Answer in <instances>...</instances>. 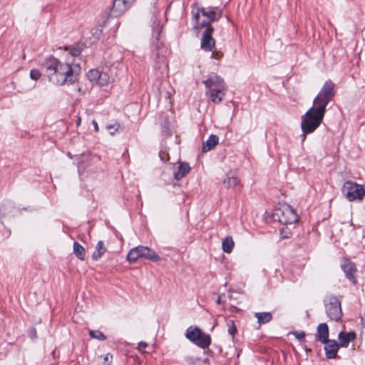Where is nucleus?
I'll list each match as a JSON object with an SVG mask.
<instances>
[{"mask_svg":"<svg viewBox=\"0 0 365 365\" xmlns=\"http://www.w3.org/2000/svg\"><path fill=\"white\" fill-rule=\"evenodd\" d=\"M255 317L257 319V322L259 324L268 323L272 319V313L268 312H255Z\"/></svg>","mask_w":365,"mask_h":365,"instance_id":"412c9836","label":"nucleus"},{"mask_svg":"<svg viewBox=\"0 0 365 365\" xmlns=\"http://www.w3.org/2000/svg\"><path fill=\"white\" fill-rule=\"evenodd\" d=\"M106 251V249L104 247L103 242L99 241L96 246L94 252L93 253V259L95 260L100 259Z\"/></svg>","mask_w":365,"mask_h":365,"instance_id":"4be33fe9","label":"nucleus"},{"mask_svg":"<svg viewBox=\"0 0 365 365\" xmlns=\"http://www.w3.org/2000/svg\"><path fill=\"white\" fill-rule=\"evenodd\" d=\"M223 184L227 188L237 189L241 186L240 179L238 178L236 173L232 170L226 173L223 180Z\"/></svg>","mask_w":365,"mask_h":365,"instance_id":"4468645a","label":"nucleus"},{"mask_svg":"<svg viewBox=\"0 0 365 365\" xmlns=\"http://www.w3.org/2000/svg\"><path fill=\"white\" fill-rule=\"evenodd\" d=\"M356 334L354 331L344 332L341 331L338 335L339 341V346L341 347H347L350 341H354L356 339Z\"/></svg>","mask_w":365,"mask_h":365,"instance_id":"dca6fc26","label":"nucleus"},{"mask_svg":"<svg viewBox=\"0 0 365 365\" xmlns=\"http://www.w3.org/2000/svg\"><path fill=\"white\" fill-rule=\"evenodd\" d=\"M280 235L282 238L283 239L290 238L292 237L291 228H289L288 225L283 227L282 228L280 229Z\"/></svg>","mask_w":365,"mask_h":365,"instance_id":"a878e982","label":"nucleus"},{"mask_svg":"<svg viewBox=\"0 0 365 365\" xmlns=\"http://www.w3.org/2000/svg\"><path fill=\"white\" fill-rule=\"evenodd\" d=\"M276 215L279 217V221L285 225H293L298 220L294 210L288 205H284Z\"/></svg>","mask_w":365,"mask_h":365,"instance_id":"6e6552de","label":"nucleus"},{"mask_svg":"<svg viewBox=\"0 0 365 365\" xmlns=\"http://www.w3.org/2000/svg\"><path fill=\"white\" fill-rule=\"evenodd\" d=\"M108 76L106 73H101V76L98 78V80L96 83V84L99 86H105L108 83Z\"/></svg>","mask_w":365,"mask_h":365,"instance_id":"cd10ccee","label":"nucleus"},{"mask_svg":"<svg viewBox=\"0 0 365 365\" xmlns=\"http://www.w3.org/2000/svg\"><path fill=\"white\" fill-rule=\"evenodd\" d=\"M341 267L345 273L346 277L353 284H356V279L354 274L356 271V269L355 264L349 259H344L341 262Z\"/></svg>","mask_w":365,"mask_h":365,"instance_id":"ddd939ff","label":"nucleus"},{"mask_svg":"<svg viewBox=\"0 0 365 365\" xmlns=\"http://www.w3.org/2000/svg\"><path fill=\"white\" fill-rule=\"evenodd\" d=\"M222 53L220 51H212V58L215 59H220L222 56Z\"/></svg>","mask_w":365,"mask_h":365,"instance_id":"72a5a7b5","label":"nucleus"},{"mask_svg":"<svg viewBox=\"0 0 365 365\" xmlns=\"http://www.w3.org/2000/svg\"><path fill=\"white\" fill-rule=\"evenodd\" d=\"M217 303L219 304H221V297H218V299L217 300Z\"/></svg>","mask_w":365,"mask_h":365,"instance_id":"a19ab883","label":"nucleus"},{"mask_svg":"<svg viewBox=\"0 0 365 365\" xmlns=\"http://www.w3.org/2000/svg\"><path fill=\"white\" fill-rule=\"evenodd\" d=\"M342 192L349 201L361 200L365 195V189L362 185L351 181L344 182Z\"/></svg>","mask_w":365,"mask_h":365,"instance_id":"0eeeda50","label":"nucleus"},{"mask_svg":"<svg viewBox=\"0 0 365 365\" xmlns=\"http://www.w3.org/2000/svg\"><path fill=\"white\" fill-rule=\"evenodd\" d=\"M214 29L207 26L202 34L201 38V48L205 51H212L215 46V40L212 37Z\"/></svg>","mask_w":365,"mask_h":365,"instance_id":"9b49d317","label":"nucleus"},{"mask_svg":"<svg viewBox=\"0 0 365 365\" xmlns=\"http://www.w3.org/2000/svg\"><path fill=\"white\" fill-rule=\"evenodd\" d=\"M153 36H155L157 43L155 45V48L157 50L156 52V63L155 67L158 68H162L163 67L166 68L168 66L167 60L165 56L166 49L163 46V43L159 41L160 31L159 29L153 31Z\"/></svg>","mask_w":365,"mask_h":365,"instance_id":"1a4fd4ad","label":"nucleus"},{"mask_svg":"<svg viewBox=\"0 0 365 365\" xmlns=\"http://www.w3.org/2000/svg\"><path fill=\"white\" fill-rule=\"evenodd\" d=\"M203 83L207 89L206 91L212 89L219 91L226 90V86L223 78L214 73L210 74L206 80L203 81Z\"/></svg>","mask_w":365,"mask_h":365,"instance_id":"9d476101","label":"nucleus"},{"mask_svg":"<svg viewBox=\"0 0 365 365\" xmlns=\"http://www.w3.org/2000/svg\"><path fill=\"white\" fill-rule=\"evenodd\" d=\"M222 11L216 12L215 8H197L194 13L195 20V28L198 29L207 26L210 23L219 20L222 17Z\"/></svg>","mask_w":365,"mask_h":365,"instance_id":"7ed1b4c3","label":"nucleus"},{"mask_svg":"<svg viewBox=\"0 0 365 365\" xmlns=\"http://www.w3.org/2000/svg\"><path fill=\"white\" fill-rule=\"evenodd\" d=\"M140 258H145L153 262L160 259V257L154 250L141 245L131 249L127 255V259L130 263H133Z\"/></svg>","mask_w":365,"mask_h":365,"instance_id":"20e7f679","label":"nucleus"},{"mask_svg":"<svg viewBox=\"0 0 365 365\" xmlns=\"http://www.w3.org/2000/svg\"><path fill=\"white\" fill-rule=\"evenodd\" d=\"M101 72L96 69L90 70L87 74L88 78L93 83H96L98 78L101 76Z\"/></svg>","mask_w":365,"mask_h":365,"instance_id":"393cba45","label":"nucleus"},{"mask_svg":"<svg viewBox=\"0 0 365 365\" xmlns=\"http://www.w3.org/2000/svg\"><path fill=\"white\" fill-rule=\"evenodd\" d=\"M81 53V49H80L78 47H73L70 49V54L72 56H78Z\"/></svg>","mask_w":365,"mask_h":365,"instance_id":"473e14b6","label":"nucleus"},{"mask_svg":"<svg viewBox=\"0 0 365 365\" xmlns=\"http://www.w3.org/2000/svg\"><path fill=\"white\" fill-rule=\"evenodd\" d=\"M92 124H93V127H94V130H95V131H96V132H98V130H99V128H98V125L97 122H96L95 120H93L92 121Z\"/></svg>","mask_w":365,"mask_h":365,"instance_id":"58836bf2","label":"nucleus"},{"mask_svg":"<svg viewBox=\"0 0 365 365\" xmlns=\"http://www.w3.org/2000/svg\"><path fill=\"white\" fill-rule=\"evenodd\" d=\"M40 65L44 69L48 81L53 84H73L78 79V75L75 73L71 64L62 63L53 56L46 58Z\"/></svg>","mask_w":365,"mask_h":365,"instance_id":"f03ea898","label":"nucleus"},{"mask_svg":"<svg viewBox=\"0 0 365 365\" xmlns=\"http://www.w3.org/2000/svg\"><path fill=\"white\" fill-rule=\"evenodd\" d=\"M291 334H293L299 340L303 339L305 337V333L303 331H294L291 332Z\"/></svg>","mask_w":365,"mask_h":365,"instance_id":"2f4dec72","label":"nucleus"},{"mask_svg":"<svg viewBox=\"0 0 365 365\" xmlns=\"http://www.w3.org/2000/svg\"><path fill=\"white\" fill-rule=\"evenodd\" d=\"M41 76V73L38 69H31L30 71V77L34 81H37Z\"/></svg>","mask_w":365,"mask_h":365,"instance_id":"7c9ffc66","label":"nucleus"},{"mask_svg":"<svg viewBox=\"0 0 365 365\" xmlns=\"http://www.w3.org/2000/svg\"><path fill=\"white\" fill-rule=\"evenodd\" d=\"M73 252L79 259L83 260L85 259V250L83 247L77 242L73 243Z\"/></svg>","mask_w":365,"mask_h":365,"instance_id":"5701e85b","label":"nucleus"},{"mask_svg":"<svg viewBox=\"0 0 365 365\" xmlns=\"http://www.w3.org/2000/svg\"><path fill=\"white\" fill-rule=\"evenodd\" d=\"M185 336L202 349L207 348L211 344L210 335L203 333L198 327H190L186 331Z\"/></svg>","mask_w":365,"mask_h":365,"instance_id":"423d86ee","label":"nucleus"},{"mask_svg":"<svg viewBox=\"0 0 365 365\" xmlns=\"http://www.w3.org/2000/svg\"><path fill=\"white\" fill-rule=\"evenodd\" d=\"M159 156L160 159L164 162H166L169 159L168 154L165 152H160Z\"/></svg>","mask_w":365,"mask_h":365,"instance_id":"f704fd0d","label":"nucleus"},{"mask_svg":"<svg viewBox=\"0 0 365 365\" xmlns=\"http://www.w3.org/2000/svg\"><path fill=\"white\" fill-rule=\"evenodd\" d=\"M227 327H228V332L230 335L234 336L235 333L237 332V328L235 325L233 320H230L227 322Z\"/></svg>","mask_w":365,"mask_h":365,"instance_id":"c756f323","label":"nucleus"},{"mask_svg":"<svg viewBox=\"0 0 365 365\" xmlns=\"http://www.w3.org/2000/svg\"><path fill=\"white\" fill-rule=\"evenodd\" d=\"M325 312L328 317L333 321L341 320L343 313L340 300L334 295H329L324 299Z\"/></svg>","mask_w":365,"mask_h":365,"instance_id":"39448f33","label":"nucleus"},{"mask_svg":"<svg viewBox=\"0 0 365 365\" xmlns=\"http://www.w3.org/2000/svg\"><path fill=\"white\" fill-rule=\"evenodd\" d=\"M112 358H113V356H112L111 354H106V355H105V356H104V361H105V362H106H106H108V364L109 363H110V364H111L110 360L112 359Z\"/></svg>","mask_w":365,"mask_h":365,"instance_id":"4c0bfd02","label":"nucleus"},{"mask_svg":"<svg viewBox=\"0 0 365 365\" xmlns=\"http://www.w3.org/2000/svg\"><path fill=\"white\" fill-rule=\"evenodd\" d=\"M148 346V344L144 341H140L138 344V349L140 351H144L145 349Z\"/></svg>","mask_w":365,"mask_h":365,"instance_id":"c9c22d12","label":"nucleus"},{"mask_svg":"<svg viewBox=\"0 0 365 365\" xmlns=\"http://www.w3.org/2000/svg\"><path fill=\"white\" fill-rule=\"evenodd\" d=\"M133 4L128 0H113L112 6L109 15L118 17L124 14Z\"/></svg>","mask_w":365,"mask_h":365,"instance_id":"f8f14e48","label":"nucleus"},{"mask_svg":"<svg viewBox=\"0 0 365 365\" xmlns=\"http://www.w3.org/2000/svg\"><path fill=\"white\" fill-rule=\"evenodd\" d=\"M89 335L91 337H92L93 339H97L99 340H106V336L104 335V334H103L102 332H101L99 331L91 330L89 332Z\"/></svg>","mask_w":365,"mask_h":365,"instance_id":"bb28decb","label":"nucleus"},{"mask_svg":"<svg viewBox=\"0 0 365 365\" xmlns=\"http://www.w3.org/2000/svg\"><path fill=\"white\" fill-rule=\"evenodd\" d=\"M222 250L226 253H230L234 247V242L231 237H226L222 242Z\"/></svg>","mask_w":365,"mask_h":365,"instance_id":"b1692460","label":"nucleus"},{"mask_svg":"<svg viewBox=\"0 0 365 365\" xmlns=\"http://www.w3.org/2000/svg\"><path fill=\"white\" fill-rule=\"evenodd\" d=\"M29 336L31 338H35L36 336V330L34 328H32L29 330Z\"/></svg>","mask_w":365,"mask_h":365,"instance_id":"e433bc0d","label":"nucleus"},{"mask_svg":"<svg viewBox=\"0 0 365 365\" xmlns=\"http://www.w3.org/2000/svg\"><path fill=\"white\" fill-rule=\"evenodd\" d=\"M190 170V167L187 163L182 162L178 165V170L174 173V178L176 180H180L184 178Z\"/></svg>","mask_w":365,"mask_h":365,"instance_id":"aec40b11","label":"nucleus"},{"mask_svg":"<svg viewBox=\"0 0 365 365\" xmlns=\"http://www.w3.org/2000/svg\"><path fill=\"white\" fill-rule=\"evenodd\" d=\"M334 95V83L331 81H326L314 98L313 106L301 118L302 143L305 140L307 135L315 131L322 123L327 106Z\"/></svg>","mask_w":365,"mask_h":365,"instance_id":"f257e3e1","label":"nucleus"},{"mask_svg":"<svg viewBox=\"0 0 365 365\" xmlns=\"http://www.w3.org/2000/svg\"><path fill=\"white\" fill-rule=\"evenodd\" d=\"M225 90H211L206 91L205 94L209 97L210 100L214 103H220L222 101L225 95Z\"/></svg>","mask_w":365,"mask_h":365,"instance_id":"a211bd4d","label":"nucleus"},{"mask_svg":"<svg viewBox=\"0 0 365 365\" xmlns=\"http://www.w3.org/2000/svg\"><path fill=\"white\" fill-rule=\"evenodd\" d=\"M81 118H78L77 120V125H79L81 124Z\"/></svg>","mask_w":365,"mask_h":365,"instance_id":"ea45409f","label":"nucleus"},{"mask_svg":"<svg viewBox=\"0 0 365 365\" xmlns=\"http://www.w3.org/2000/svg\"><path fill=\"white\" fill-rule=\"evenodd\" d=\"M120 128V125L119 123H115L113 125H108L106 126V128L109 131L110 135H114L115 133V132H117Z\"/></svg>","mask_w":365,"mask_h":365,"instance_id":"c85d7f7f","label":"nucleus"},{"mask_svg":"<svg viewBox=\"0 0 365 365\" xmlns=\"http://www.w3.org/2000/svg\"><path fill=\"white\" fill-rule=\"evenodd\" d=\"M324 350L328 359H335L337 357V352L339 344L335 340H328L325 343Z\"/></svg>","mask_w":365,"mask_h":365,"instance_id":"2eb2a0df","label":"nucleus"},{"mask_svg":"<svg viewBox=\"0 0 365 365\" xmlns=\"http://www.w3.org/2000/svg\"><path fill=\"white\" fill-rule=\"evenodd\" d=\"M219 142V138L216 135H211L209 136L208 139L203 143L202 150L203 153L208 152L212 150Z\"/></svg>","mask_w":365,"mask_h":365,"instance_id":"6ab92c4d","label":"nucleus"},{"mask_svg":"<svg viewBox=\"0 0 365 365\" xmlns=\"http://www.w3.org/2000/svg\"><path fill=\"white\" fill-rule=\"evenodd\" d=\"M317 337L322 344L329 339V327L326 323H322L318 325Z\"/></svg>","mask_w":365,"mask_h":365,"instance_id":"f3484780","label":"nucleus"},{"mask_svg":"<svg viewBox=\"0 0 365 365\" xmlns=\"http://www.w3.org/2000/svg\"><path fill=\"white\" fill-rule=\"evenodd\" d=\"M107 365H111V364H110V363H109V364H107Z\"/></svg>","mask_w":365,"mask_h":365,"instance_id":"79ce46f5","label":"nucleus"}]
</instances>
